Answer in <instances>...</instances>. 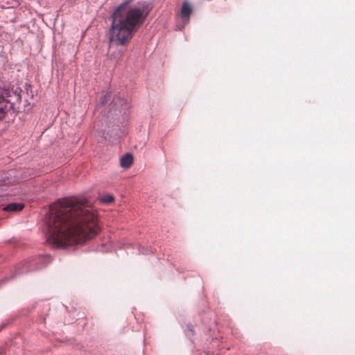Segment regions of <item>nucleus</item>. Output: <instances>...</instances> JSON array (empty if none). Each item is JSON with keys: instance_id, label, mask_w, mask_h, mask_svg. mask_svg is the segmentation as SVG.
<instances>
[{"instance_id": "nucleus-1", "label": "nucleus", "mask_w": 355, "mask_h": 355, "mask_svg": "<svg viewBox=\"0 0 355 355\" xmlns=\"http://www.w3.org/2000/svg\"><path fill=\"white\" fill-rule=\"evenodd\" d=\"M41 229L49 244L62 249L83 244L100 230L92 208L75 198L59 199L51 205Z\"/></svg>"}, {"instance_id": "nucleus-2", "label": "nucleus", "mask_w": 355, "mask_h": 355, "mask_svg": "<svg viewBox=\"0 0 355 355\" xmlns=\"http://www.w3.org/2000/svg\"><path fill=\"white\" fill-rule=\"evenodd\" d=\"M132 0H125L120 3L111 15L112 24L109 30V42L117 46H124L132 39L133 33L143 24L150 12L152 6L145 1L137 6L123 10Z\"/></svg>"}, {"instance_id": "nucleus-3", "label": "nucleus", "mask_w": 355, "mask_h": 355, "mask_svg": "<svg viewBox=\"0 0 355 355\" xmlns=\"http://www.w3.org/2000/svg\"><path fill=\"white\" fill-rule=\"evenodd\" d=\"M51 257L48 254L37 255L28 257V259H26L17 263L11 277H5L3 281L7 282L10 279L15 278L17 275L40 270L49 264L51 262Z\"/></svg>"}, {"instance_id": "nucleus-4", "label": "nucleus", "mask_w": 355, "mask_h": 355, "mask_svg": "<svg viewBox=\"0 0 355 355\" xmlns=\"http://www.w3.org/2000/svg\"><path fill=\"white\" fill-rule=\"evenodd\" d=\"M97 133L98 142L112 144L117 143L124 135L119 125L112 123L107 124L105 128L98 129Z\"/></svg>"}, {"instance_id": "nucleus-5", "label": "nucleus", "mask_w": 355, "mask_h": 355, "mask_svg": "<svg viewBox=\"0 0 355 355\" xmlns=\"http://www.w3.org/2000/svg\"><path fill=\"white\" fill-rule=\"evenodd\" d=\"M3 94L6 98V104L8 105L9 112L17 114L20 112L19 106H16V103H21V93L22 89L19 87L12 86L11 88H2Z\"/></svg>"}, {"instance_id": "nucleus-6", "label": "nucleus", "mask_w": 355, "mask_h": 355, "mask_svg": "<svg viewBox=\"0 0 355 355\" xmlns=\"http://www.w3.org/2000/svg\"><path fill=\"white\" fill-rule=\"evenodd\" d=\"M115 107V110H118L120 113L127 114L130 108L128 102L120 96H116L113 98L112 103Z\"/></svg>"}, {"instance_id": "nucleus-7", "label": "nucleus", "mask_w": 355, "mask_h": 355, "mask_svg": "<svg viewBox=\"0 0 355 355\" xmlns=\"http://www.w3.org/2000/svg\"><path fill=\"white\" fill-rule=\"evenodd\" d=\"M8 112V105L6 104V98L1 88L0 89V120L3 119Z\"/></svg>"}, {"instance_id": "nucleus-8", "label": "nucleus", "mask_w": 355, "mask_h": 355, "mask_svg": "<svg viewBox=\"0 0 355 355\" xmlns=\"http://www.w3.org/2000/svg\"><path fill=\"white\" fill-rule=\"evenodd\" d=\"M193 12L192 6L189 3V2L187 0L183 1L181 7V17L182 19H187L189 20V18L191 13Z\"/></svg>"}, {"instance_id": "nucleus-9", "label": "nucleus", "mask_w": 355, "mask_h": 355, "mask_svg": "<svg viewBox=\"0 0 355 355\" xmlns=\"http://www.w3.org/2000/svg\"><path fill=\"white\" fill-rule=\"evenodd\" d=\"M133 160L132 155L130 153H127L121 158L120 164L123 168H128L132 164Z\"/></svg>"}, {"instance_id": "nucleus-10", "label": "nucleus", "mask_w": 355, "mask_h": 355, "mask_svg": "<svg viewBox=\"0 0 355 355\" xmlns=\"http://www.w3.org/2000/svg\"><path fill=\"white\" fill-rule=\"evenodd\" d=\"M24 207V205L21 202H11L7 205L3 210L8 211H19Z\"/></svg>"}, {"instance_id": "nucleus-11", "label": "nucleus", "mask_w": 355, "mask_h": 355, "mask_svg": "<svg viewBox=\"0 0 355 355\" xmlns=\"http://www.w3.org/2000/svg\"><path fill=\"white\" fill-rule=\"evenodd\" d=\"M114 200L113 195L110 193H106L101 196L99 198V201L101 204L109 205L111 204Z\"/></svg>"}, {"instance_id": "nucleus-12", "label": "nucleus", "mask_w": 355, "mask_h": 355, "mask_svg": "<svg viewBox=\"0 0 355 355\" xmlns=\"http://www.w3.org/2000/svg\"><path fill=\"white\" fill-rule=\"evenodd\" d=\"M110 98H111L110 93L107 92L105 94H104L100 97L98 103L101 105H105L108 103V101L110 100Z\"/></svg>"}, {"instance_id": "nucleus-13", "label": "nucleus", "mask_w": 355, "mask_h": 355, "mask_svg": "<svg viewBox=\"0 0 355 355\" xmlns=\"http://www.w3.org/2000/svg\"><path fill=\"white\" fill-rule=\"evenodd\" d=\"M138 250H139V254H148L153 253V249L150 246H146V247L139 246L138 248Z\"/></svg>"}, {"instance_id": "nucleus-14", "label": "nucleus", "mask_w": 355, "mask_h": 355, "mask_svg": "<svg viewBox=\"0 0 355 355\" xmlns=\"http://www.w3.org/2000/svg\"><path fill=\"white\" fill-rule=\"evenodd\" d=\"M24 88H25L27 96H29L30 98H33L34 96V94L32 90V87H31V84L26 83L25 85H24Z\"/></svg>"}, {"instance_id": "nucleus-15", "label": "nucleus", "mask_w": 355, "mask_h": 355, "mask_svg": "<svg viewBox=\"0 0 355 355\" xmlns=\"http://www.w3.org/2000/svg\"><path fill=\"white\" fill-rule=\"evenodd\" d=\"M10 182V178L4 175H0V185L6 184Z\"/></svg>"}, {"instance_id": "nucleus-16", "label": "nucleus", "mask_w": 355, "mask_h": 355, "mask_svg": "<svg viewBox=\"0 0 355 355\" xmlns=\"http://www.w3.org/2000/svg\"><path fill=\"white\" fill-rule=\"evenodd\" d=\"M187 326V329L189 330V331L191 332V335H194L195 331H194L193 326L191 324H188Z\"/></svg>"}, {"instance_id": "nucleus-17", "label": "nucleus", "mask_w": 355, "mask_h": 355, "mask_svg": "<svg viewBox=\"0 0 355 355\" xmlns=\"http://www.w3.org/2000/svg\"><path fill=\"white\" fill-rule=\"evenodd\" d=\"M25 101H26V102L27 103L25 105H29V104H30V103H28V99H26Z\"/></svg>"}, {"instance_id": "nucleus-18", "label": "nucleus", "mask_w": 355, "mask_h": 355, "mask_svg": "<svg viewBox=\"0 0 355 355\" xmlns=\"http://www.w3.org/2000/svg\"><path fill=\"white\" fill-rule=\"evenodd\" d=\"M204 355H210L208 352H204Z\"/></svg>"}]
</instances>
